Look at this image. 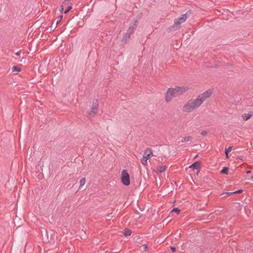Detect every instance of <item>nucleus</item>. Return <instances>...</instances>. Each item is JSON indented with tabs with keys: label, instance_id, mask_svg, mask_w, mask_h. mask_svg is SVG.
Instances as JSON below:
<instances>
[{
	"label": "nucleus",
	"instance_id": "16",
	"mask_svg": "<svg viewBox=\"0 0 253 253\" xmlns=\"http://www.w3.org/2000/svg\"><path fill=\"white\" fill-rule=\"evenodd\" d=\"M192 138L191 136H186V137H184L182 139V142H187V141H189L191 140Z\"/></svg>",
	"mask_w": 253,
	"mask_h": 253
},
{
	"label": "nucleus",
	"instance_id": "12",
	"mask_svg": "<svg viewBox=\"0 0 253 253\" xmlns=\"http://www.w3.org/2000/svg\"><path fill=\"white\" fill-rule=\"evenodd\" d=\"M173 95L172 94H169L168 93V90L167 91V92H166V100L167 102H169L172 99V98L173 97Z\"/></svg>",
	"mask_w": 253,
	"mask_h": 253
},
{
	"label": "nucleus",
	"instance_id": "6",
	"mask_svg": "<svg viewBox=\"0 0 253 253\" xmlns=\"http://www.w3.org/2000/svg\"><path fill=\"white\" fill-rule=\"evenodd\" d=\"M121 181L122 183L128 186L130 184L129 175L126 170H123L121 173Z\"/></svg>",
	"mask_w": 253,
	"mask_h": 253
},
{
	"label": "nucleus",
	"instance_id": "7",
	"mask_svg": "<svg viewBox=\"0 0 253 253\" xmlns=\"http://www.w3.org/2000/svg\"><path fill=\"white\" fill-rule=\"evenodd\" d=\"M98 108V103L97 100H93L92 101V106L91 107V111L90 114H92L93 115L96 114L97 112Z\"/></svg>",
	"mask_w": 253,
	"mask_h": 253
},
{
	"label": "nucleus",
	"instance_id": "14",
	"mask_svg": "<svg viewBox=\"0 0 253 253\" xmlns=\"http://www.w3.org/2000/svg\"><path fill=\"white\" fill-rule=\"evenodd\" d=\"M21 68L17 67V66H13L11 68V71L12 72H16L17 73L21 71Z\"/></svg>",
	"mask_w": 253,
	"mask_h": 253
},
{
	"label": "nucleus",
	"instance_id": "4",
	"mask_svg": "<svg viewBox=\"0 0 253 253\" xmlns=\"http://www.w3.org/2000/svg\"><path fill=\"white\" fill-rule=\"evenodd\" d=\"M212 93V90L211 89H208L204 92L203 93L198 95L197 98L202 104L205 100L210 97Z\"/></svg>",
	"mask_w": 253,
	"mask_h": 253
},
{
	"label": "nucleus",
	"instance_id": "30",
	"mask_svg": "<svg viewBox=\"0 0 253 253\" xmlns=\"http://www.w3.org/2000/svg\"><path fill=\"white\" fill-rule=\"evenodd\" d=\"M21 62H24V60H23V59H21Z\"/></svg>",
	"mask_w": 253,
	"mask_h": 253
},
{
	"label": "nucleus",
	"instance_id": "9",
	"mask_svg": "<svg viewBox=\"0 0 253 253\" xmlns=\"http://www.w3.org/2000/svg\"><path fill=\"white\" fill-rule=\"evenodd\" d=\"M131 34L129 32L126 33L123 36L122 41L125 42V43L126 42L127 40H128L130 37Z\"/></svg>",
	"mask_w": 253,
	"mask_h": 253
},
{
	"label": "nucleus",
	"instance_id": "21",
	"mask_svg": "<svg viewBox=\"0 0 253 253\" xmlns=\"http://www.w3.org/2000/svg\"><path fill=\"white\" fill-rule=\"evenodd\" d=\"M243 192V190L240 189L238 191H235L234 192H230L229 194H232V193H241Z\"/></svg>",
	"mask_w": 253,
	"mask_h": 253
},
{
	"label": "nucleus",
	"instance_id": "13",
	"mask_svg": "<svg viewBox=\"0 0 253 253\" xmlns=\"http://www.w3.org/2000/svg\"><path fill=\"white\" fill-rule=\"evenodd\" d=\"M85 182H86V179H85V178H83L82 179H81L80 180V187H79L80 189H82V188H83V187L85 185Z\"/></svg>",
	"mask_w": 253,
	"mask_h": 253
},
{
	"label": "nucleus",
	"instance_id": "24",
	"mask_svg": "<svg viewBox=\"0 0 253 253\" xmlns=\"http://www.w3.org/2000/svg\"><path fill=\"white\" fill-rule=\"evenodd\" d=\"M171 249L172 251V252H175L176 250V248L175 247H171Z\"/></svg>",
	"mask_w": 253,
	"mask_h": 253
},
{
	"label": "nucleus",
	"instance_id": "11",
	"mask_svg": "<svg viewBox=\"0 0 253 253\" xmlns=\"http://www.w3.org/2000/svg\"><path fill=\"white\" fill-rule=\"evenodd\" d=\"M166 169V167L165 166H160L157 168L156 172H163Z\"/></svg>",
	"mask_w": 253,
	"mask_h": 253
},
{
	"label": "nucleus",
	"instance_id": "19",
	"mask_svg": "<svg viewBox=\"0 0 253 253\" xmlns=\"http://www.w3.org/2000/svg\"><path fill=\"white\" fill-rule=\"evenodd\" d=\"M228 169L227 168H224L221 171V172L223 174H228Z\"/></svg>",
	"mask_w": 253,
	"mask_h": 253
},
{
	"label": "nucleus",
	"instance_id": "5",
	"mask_svg": "<svg viewBox=\"0 0 253 253\" xmlns=\"http://www.w3.org/2000/svg\"><path fill=\"white\" fill-rule=\"evenodd\" d=\"M152 156V152L149 149H147L144 152L143 156L141 160V164L144 166L147 165V160L150 159Z\"/></svg>",
	"mask_w": 253,
	"mask_h": 253
},
{
	"label": "nucleus",
	"instance_id": "29",
	"mask_svg": "<svg viewBox=\"0 0 253 253\" xmlns=\"http://www.w3.org/2000/svg\"><path fill=\"white\" fill-rule=\"evenodd\" d=\"M21 62H24V60H23V59H21Z\"/></svg>",
	"mask_w": 253,
	"mask_h": 253
},
{
	"label": "nucleus",
	"instance_id": "15",
	"mask_svg": "<svg viewBox=\"0 0 253 253\" xmlns=\"http://www.w3.org/2000/svg\"><path fill=\"white\" fill-rule=\"evenodd\" d=\"M232 147H229L228 148L225 149V154L227 159H228V154L232 151Z\"/></svg>",
	"mask_w": 253,
	"mask_h": 253
},
{
	"label": "nucleus",
	"instance_id": "1",
	"mask_svg": "<svg viewBox=\"0 0 253 253\" xmlns=\"http://www.w3.org/2000/svg\"><path fill=\"white\" fill-rule=\"evenodd\" d=\"M202 105L197 97L195 99L189 100L183 107V111L190 113L199 108Z\"/></svg>",
	"mask_w": 253,
	"mask_h": 253
},
{
	"label": "nucleus",
	"instance_id": "27",
	"mask_svg": "<svg viewBox=\"0 0 253 253\" xmlns=\"http://www.w3.org/2000/svg\"><path fill=\"white\" fill-rule=\"evenodd\" d=\"M206 133V132H202V134L203 135H204V134H205Z\"/></svg>",
	"mask_w": 253,
	"mask_h": 253
},
{
	"label": "nucleus",
	"instance_id": "8",
	"mask_svg": "<svg viewBox=\"0 0 253 253\" xmlns=\"http://www.w3.org/2000/svg\"><path fill=\"white\" fill-rule=\"evenodd\" d=\"M200 167V163L196 162L189 167V168L193 169H198Z\"/></svg>",
	"mask_w": 253,
	"mask_h": 253
},
{
	"label": "nucleus",
	"instance_id": "31",
	"mask_svg": "<svg viewBox=\"0 0 253 253\" xmlns=\"http://www.w3.org/2000/svg\"><path fill=\"white\" fill-rule=\"evenodd\" d=\"M21 62H24V60H23V59H21Z\"/></svg>",
	"mask_w": 253,
	"mask_h": 253
},
{
	"label": "nucleus",
	"instance_id": "28",
	"mask_svg": "<svg viewBox=\"0 0 253 253\" xmlns=\"http://www.w3.org/2000/svg\"><path fill=\"white\" fill-rule=\"evenodd\" d=\"M251 173V171L249 170V171H247V173L248 174V173Z\"/></svg>",
	"mask_w": 253,
	"mask_h": 253
},
{
	"label": "nucleus",
	"instance_id": "25",
	"mask_svg": "<svg viewBox=\"0 0 253 253\" xmlns=\"http://www.w3.org/2000/svg\"><path fill=\"white\" fill-rule=\"evenodd\" d=\"M59 10L61 12H62L63 10V8L62 6H61V7L60 8Z\"/></svg>",
	"mask_w": 253,
	"mask_h": 253
},
{
	"label": "nucleus",
	"instance_id": "23",
	"mask_svg": "<svg viewBox=\"0 0 253 253\" xmlns=\"http://www.w3.org/2000/svg\"><path fill=\"white\" fill-rule=\"evenodd\" d=\"M143 247L144 251H146L147 249V246L146 245H143Z\"/></svg>",
	"mask_w": 253,
	"mask_h": 253
},
{
	"label": "nucleus",
	"instance_id": "26",
	"mask_svg": "<svg viewBox=\"0 0 253 253\" xmlns=\"http://www.w3.org/2000/svg\"><path fill=\"white\" fill-rule=\"evenodd\" d=\"M15 54H16V55H19V52H16V53H15Z\"/></svg>",
	"mask_w": 253,
	"mask_h": 253
},
{
	"label": "nucleus",
	"instance_id": "18",
	"mask_svg": "<svg viewBox=\"0 0 253 253\" xmlns=\"http://www.w3.org/2000/svg\"><path fill=\"white\" fill-rule=\"evenodd\" d=\"M131 231L130 230H128V229H126L125 230V232H124V235L126 236H130L131 235Z\"/></svg>",
	"mask_w": 253,
	"mask_h": 253
},
{
	"label": "nucleus",
	"instance_id": "17",
	"mask_svg": "<svg viewBox=\"0 0 253 253\" xmlns=\"http://www.w3.org/2000/svg\"><path fill=\"white\" fill-rule=\"evenodd\" d=\"M134 29H135L134 26H130L127 30V32H129L131 34H132L134 32Z\"/></svg>",
	"mask_w": 253,
	"mask_h": 253
},
{
	"label": "nucleus",
	"instance_id": "2",
	"mask_svg": "<svg viewBox=\"0 0 253 253\" xmlns=\"http://www.w3.org/2000/svg\"><path fill=\"white\" fill-rule=\"evenodd\" d=\"M188 88L185 86H176L174 88H170L168 89V93L172 94L173 96L176 97L181 95L188 90Z\"/></svg>",
	"mask_w": 253,
	"mask_h": 253
},
{
	"label": "nucleus",
	"instance_id": "10",
	"mask_svg": "<svg viewBox=\"0 0 253 253\" xmlns=\"http://www.w3.org/2000/svg\"><path fill=\"white\" fill-rule=\"evenodd\" d=\"M253 116V113L250 112L249 113H245L243 115L242 117L244 121H247L250 119Z\"/></svg>",
	"mask_w": 253,
	"mask_h": 253
},
{
	"label": "nucleus",
	"instance_id": "22",
	"mask_svg": "<svg viewBox=\"0 0 253 253\" xmlns=\"http://www.w3.org/2000/svg\"><path fill=\"white\" fill-rule=\"evenodd\" d=\"M72 9V6H68V8L64 11L65 13H67L68 11H69Z\"/></svg>",
	"mask_w": 253,
	"mask_h": 253
},
{
	"label": "nucleus",
	"instance_id": "20",
	"mask_svg": "<svg viewBox=\"0 0 253 253\" xmlns=\"http://www.w3.org/2000/svg\"><path fill=\"white\" fill-rule=\"evenodd\" d=\"M172 212H175L177 214H179L180 211L178 210L177 208L173 209L172 211Z\"/></svg>",
	"mask_w": 253,
	"mask_h": 253
},
{
	"label": "nucleus",
	"instance_id": "3",
	"mask_svg": "<svg viewBox=\"0 0 253 253\" xmlns=\"http://www.w3.org/2000/svg\"><path fill=\"white\" fill-rule=\"evenodd\" d=\"M187 18V14H185L181 15L180 17L175 19L174 21V25L170 28V30L176 31L179 29L180 27V24L185 22Z\"/></svg>",
	"mask_w": 253,
	"mask_h": 253
}]
</instances>
